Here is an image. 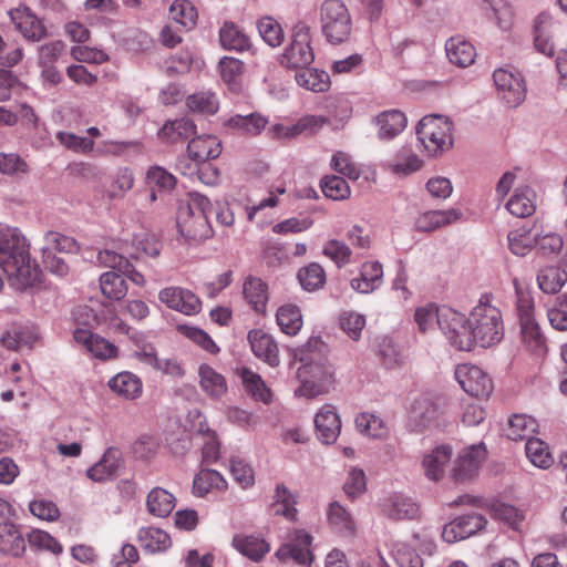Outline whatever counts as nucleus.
<instances>
[{"label":"nucleus","instance_id":"aec40b11","mask_svg":"<svg viewBox=\"0 0 567 567\" xmlns=\"http://www.w3.org/2000/svg\"><path fill=\"white\" fill-rule=\"evenodd\" d=\"M248 341L258 359L272 368L279 365V349L272 336L259 329L251 330L248 333Z\"/></svg>","mask_w":567,"mask_h":567},{"label":"nucleus","instance_id":"9b49d317","mask_svg":"<svg viewBox=\"0 0 567 567\" xmlns=\"http://www.w3.org/2000/svg\"><path fill=\"white\" fill-rule=\"evenodd\" d=\"M487 519L478 513L461 515L443 526L442 538L449 544L466 539L485 528Z\"/></svg>","mask_w":567,"mask_h":567},{"label":"nucleus","instance_id":"4c0bfd02","mask_svg":"<svg viewBox=\"0 0 567 567\" xmlns=\"http://www.w3.org/2000/svg\"><path fill=\"white\" fill-rule=\"evenodd\" d=\"M219 41L224 49L243 52L250 49V40L234 22H225L219 30Z\"/></svg>","mask_w":567,"mask_h":567},{"label":"nucleus","instance_id":"473e14b6","mask_svg":"<svg viewBox=\"0 0 567 567\" xmlns=\"http://www.w3.org/2000/svg\"><path fill=\"white\" fill-rule=\"evenodd\" d=\"M538 423L536 419L527 414H514L508 420L506 435L512 441L533 440L537 432Z\"/></svg>","mask_w":567,"mask_h":567},{"label":"nucleus","instance_id":"a878e982","mask_svg":"<svg viewBox=\"0 0 567 567\" xmlns=\"http://www.w3.org/2000/svg\"><path fill=\"white\" fill-rule=\"evenodd\" d=\"M25 551V542L19 527L11 522L0 523V554L21 557Z\"/></svg>","mask_w":567,"mask_h":567},{"label":"nucleus","instance_id":"37998d69","mask_svg":"<svg viewBox=\"0 0 567 567\" xmlns=\"http://www.w3.org/2000/svg\"><path fill=\"white\" fill-rule=\"evenodd\" d=\"M226 487V481L223 475L215 470H202L196 474L193 482V493L203 497L212 489H223Z\"/></svg>","mask_w":567,"mask_h":567},{"label":"nucleus","instance_id":"ddd939ff","mask_svg":"<svg viewBox=\"0 0 567 567\" xmlns=\"http://www.w3.org/2000/svg\"><path fill=\"white\" fill-rule=\"evenodd\" d=\"M158 299L168 308L186 316H194L202 309L198 297L188 289L167 287L159 291Z\"/></svg>","mask_w":567,"mask_h":567},{"label":"nucleus","instance_id":"774afa93","mask_svg":"<svg viewBox=\"0 0 567 567\" xmlns=\"http://www.w3.org/2000/svg\"><path fill=\"white\" fill-rule=\"evenodd\" d=\"M392 556L399 567H423L422 558L404 543L393 544Z\"/></svg>","mask_w":567,"mask_h":567},{"label":"nucleus","instance_id":"6ab92c4d","mask_svg":"<svg viewBox=\"0 0 567 567\" xmlns=\"http://www.w3.org/2000/svg\"><path fill=\"white\" fill-rule=\"evenodd\" d=\"M382 284L383 266L377 260L363 262L359 276L350 280V287L359 293H372Z\"/></svg>","mask_w":567,"mask_h":567},{"label":"nucleus","instance_id":"4be33fe9","mask_svg":"<svg viewBox=\"0 0 567 567\" xmlns=\"http://www.w3.org/2000/svg\"><path fill=\"white\" fill-rule=\"evenodd\" d=\"M121 466V452L116 447H109L99 462L87 468L86 475L90 480L103 483L113 480Z\"/></svg>","mask_w":567,"mask_h":567},{"label":"nucleus","instance_id":"8fccbe9b","mask_svg":"<svg viewBox=\"0 0 567 567\" xmlns=\"http://www.w3.org/2000/svg\"><path fill=\"white\" fill-rule=\"evenodd\" d=\"M551 22L553 17L547 12L538 14L535 22V48L539 53L547 56H553L554 54V43L546 33V29L551 24Z\"/></svg>","mask_w":567,"mask_h":567},{"label":"nucleus","instance_id":"39448f33","mask_svg":"<svg viewBox=\"0 0 567 567\" xmlns=\"http://www.w3.org/2000/svg\"><path fill=\"white\" fill-rule=\"evenodd\" d=\"M453 124L440 114L426 115L416 126L417 140L432 156H436L453 145Z\"/></svg>","mask_w":567,"mask_h":567},{"label":"nucleus","instance_id":"20e7f679","mask_svg":"<svg viewBox=\"0 0 567 567\" xmlns=\"http://www.w3.org/2000/svg\"><path fill=\"white\" fill-rule=\"evenodd\" d=\"M212 203L207 196L190 192L185 204H181L177 213V225L181 234L190 240H202L210 237L212 227L208 213Z\"/></svg>","mask_w":567,"mask_h":567},{"label":"nucleus","instance_id":"b1692460","mask_svg":"<svg viewBox=\"0 0 567 567\" xmlns=\"http://www.w3.org/2000/svg\"><path fill=\"white\" fill-rule=\"evenodd\" d=\"M463 214L457 208L445 210H429L421 214L415 220V228L420 231H433L437 228L452 225L462 219Z\"/></svg>","mask_w":567,"mask_h":567},{"label":"nucleus","instance_id":"7c9ffc66","mask_svg":"<svg viewBox=\"0 0 567 567\" xmlns=\"http://www.w3.org/2000/svg\"><path fill=\"white\" fill-rule=\"evenodd\" d=\"M200 389L214 400H219L227 392L226 379L208 364L198 368Z\"/></svg>","mask_w":567,"mask_h":567},{"label":"nucleus","instance_id":"1a4fd4ad","mask_svg":"<svg viewBox=\"0 0 567 567\" xmlns=\"http://www.w3.org/2000/svg\"><path fill=\"white\" fill-rule=\"evenodd\" d=\"M313 60L309 28L299 23L295 27L291 41L281 54L280 63L289 69H302L309 66Z\"/></svg>","mask_w":567,"mask_h":567},{"label":"nucleus","instance_id":"cd10ccee","mask_svg":"<svg viewBox=\"0 0 567 567\" xmlns=\"http://www.w3.org/2000/svg\"><path fill=\"white\" fill-rule=\"evenodd\" d=\"M137 542L142 549L148 554L163 553L172 546L169 535L165 530L152 526L138 529Z\"/></svg>","mask_w":567,"mask_h":567},{"label":"nucleus","instance_id":"393cba45","mask_svg":"<svg viewBox=\"0 0 567 567\" xmlns=\"http://www.w3.org/2000/svg\"><path fill=\"white\" fill-rule=\"evenodd\" d=\"M383 514L393 520L414 519L419 515L417 504L402 494H393L388 497L382 506Z\"/></svg>","mask_w":567,"mask_h":567},{"label":"nucleus","instance_id":"c9c22d12","mask_svg":"<svg viewBox=\"0 0 567 567\" xmlns=\"http://www.w3.org/2000/svg\"><path fill=\"white\" fill-rule=\"evenodd\" d=\"M327 519L329 525L340 534L349 536L355 532V522L352 514L337 501L329 504Z\"/></svg>","mask_w":567,"mask_h":567},{"label":"nucleus","instance_id":"2eb2a0df","mask_svg":"<svg viewBox=\"0 0 567 567\" xmlns=\"http://www.w3.org/2000/svg\"><path fill=\"white\" fill-rule=\"evenodd\" d=\"M315 429L318 440L323 444L337 441L341 431V421L336 408L324 404L315 415Z\"/></svg>","mask_w":567,"mask_h":567},{"label":"nucleus","instance_id":"13d9d810","mask_svg":"<svg viewBox=\"0 0 567 567\" xmlns=\"http://www.w3.org/2000/svg\"><path fill=\"white\" fill-rule=\"evenodd\" d=\"M218 100L215 93L203 91L192 94L187 99V106L193 112L215 114L218 111Z\"/></svg>","mask_w":567,"mask_h":567},{"label":"nucleus","instance_id":"f704fd0d","mask_svg":"<svg viewBox=\"0 0 567 567\" xmlns=\"http://www.w3.org/2000/svg\"><path fill=\"white\" fill-rule=\"evenodd\" d=\"M176 498L162 487H154L146 497L147 512L155 517H167L175 507Z\"/></svg>","mask_w":567,"mask_h":567},{"label":"nucleus","instance_id":"a19ab883","mask_svg":"<svg viewBox=\"0 0 567 567\" xmlns=\"http://www.w3.org/2000/svg\"><path fill=\"white\" fill-rule=\"evenodd\" d=\"M423 161L411 150L402 148L388 163V168L396 175H409L421 169Z\"/></svg>","mask_w":567,"mask_h":567},{"label":"nucleus","instance_id":"f257e3e1","mask_svg":"<svg viewBox=\"0 0 567 567\" xmlns=\"http://www.w3.org/2000/svg\"><path fill=\"white\" fill-rule=\"evenodd\" d=\"M460 327H455L453 347L471 351L474 346L487 348L497 344L504 337V321L501 309L491 293H484L473 307L470 316L458 312Z\"/></svg>","mask_w":567,"mask_h":567},{"label":"nucleus","instance_id":"e433bc0d","mask_svg":"<svg viewBox=\"0 0 567 567\" xmlns=\"http://www.w3.org/2000/svg\"><path fill=\"white\" fill-rule=\"evenodd\" d=\"M233 546L254 561L260 560L270 550V546L265 539L248 535H236L233 538Z\"/></svg>","mask_w":567,"mask_h":567},{"label":"nucleus","instance_id":"dca6fc26","mask_svg":"<svg viewBox=\"0 0 567 567\" xmlns=\"http://www.w3.org/2000/svg\"><path fill=\"white\" fill-rule=\"evenodd\" d=\"M486 451L484 445L473 444L462 451L456 460L453 475L456 481L471 480L476 475L482 462L485 460Z\"/></svg>","mask_w":567,"mask_h":567},{"label":"nucleus","instance_id":"c85d7f7f","mask_svg":"<svg viewBox=\"0 0 567 567\" xmlns=\"http://www.w3.org/2000/svg\"><path fill=\"white\" fill-rule=\"evenodd\" d=\"M445 51L450 62L460 68L470 66L475 61V48L462 37L450 38Z\"/></svg>","mask_w":567,"mask_h":567},{"label":"nucleus","instance_id":"e2e57ef3","mask_svg":"<svg viewBox=\"0 0 567 567\" xmlns=\"http://www.w3.org/2000/svg\"><path fill=\"white\" fill-rule=\"evenodd\" d=\"M330 165L336 172L351 181H357L361 175V169L352 161L351 156L341 151H338L332 155Z\"/></svg>","mask_w":567,"mask_h":567},{"label":"nucleus","instance_id":"412c9836","mask_svg":"<svg viewBox=\"0 0 567 567\" xmlns=\"http://www.w3.org/2000/svg\"><path fill=\"white\" fill-rule=\"evenodd\" d=\"M452 456L453 449L447 444L439 445L429 453H425L422 458L425 476L433 482L442 480Z\"/></svg>","mask_w":567,"mask_h":567},{"label":"nucleus","instance_id":"0e129e2a","mask_svg":"<svg viewBox=\"0 0 567 567\" xmlns=\"http://www.w3.org/2000/svg\"><path fill=\"white\" fill-rule=\"evenodd\" d=\"M244 64L236 58L224 56L219 61L220 76L231 89L238 86Z\"/></svg>","mask_w":567,"mask_h":567},{"label":"nucleus","instance_id":"4d7b16f0","mask_svg":"<svg viewBox=\"0 0 567 567\" xmlns=\"http://www.w3.org/2000/svg\"><path fill=\"white\" fill-rule=\"evenodd\" d=\"M298 278L303 289L313 291L323 287L326 272L321 265L312 262L299 270Z\"/></svg>","mask_w":567,"mask_h":567},{"label":"nucleus","instance_id":"338daca9","mask_svg":"<svg viewBox=\"0 0 567 567\" xmlns=\"http://www.w3.org/2000/svg\"><path fill=\"white\" fill-rule=\"evenodd\" d=\"M508 247L516 256H525L534 247V238L525 229H515L508 233Z\"/></svg>","mask_w":567,"mask_h":567},{"label":"nucleus","instance_id":"f8f14e48","mask_svg":"<svg viewBox=\"0 0 567 567\" xmlns=\"http://www.w3.org/2000/svg\"><path fill=\"white\" fill-rule=\"evenodd\" d=\"M9 17L16 30L29 42H40L48 37L43 22L27 7L9 11Z\"/></svg>","mask_w":567,"mask_h":567},{"label":"nucleus","instance_id":"a211bd4d","mask_svg":"<svg viewBox=\"0 0 567 567\" xmlns=\"http://www.w3.org/2000/svg\"><path fill=\"white\" fill-rule=\"evenodd\" d=\"M73 338L79 346L83 347L95 358L106 360L117 355V348L113 343L87 329H75Z\"/></svg>","mask_w":567,"mask_h":567},{"label":"nucleus","instance_id":"58836bf2","mask_svg":"<svg viewBox=\"0 0 567 567\" xmlns=\"http://www.w3.org/2000/svg\"><path fill=\"white\" fill-rule=\"evenodd\" d=\"M295 79L298 85L312 92H324L330 87V76L322 70L306 66L296 73Z\"/></svg>","mask_w":567,"mask_h":567},{"label":"nucleus","instance_id":"79ce46f5","mask_svg":"<svg viewBox=\"0 0 567 567\" xmlns=\"http://www.w3.org/2000/svg\"><path fill=\"white\" fill-rule=\"evenodd\" d=\"M276 320L280 330L288 336H296L302 328L300 309L295 305H284L276 312Z\"/></svg>","mask_w":567,"mask_h":567},{"label":"nucleus","instance_id":"603ef678","mask_svg":"<svg viewBox=\"0 0 567 567\" xmlns=\"http://www.w3.org/2000/svg\"><path fill=\"white\" fill-rule=\"evenodd\" d=\"M257 29L262 40L271 48L281 45L285 33L280 23L271 17H262L257 21Z\"/></svg>","mask_w":567,"mask_h":567},{"label":"nucleus","instance_id":"69168bd1","mask_svg":"<svg viewBox=\"0 0 567 567\" xmlns=\"http://www.w3.org/2000/svg\"><path fill=\"white\" fill-rule=\"evenodd\" d=\"M324 256L329 257L339 268L351 261L352 250L343 241L330 239L323 246Z\"/></svg>","mask_w":567,"mask_h":567},{"label":"nucleus","instance_id":"5fc2aeb1","mask_svg":"<svg viewBox=\"0 0 567 567\" xmlns=\"http://www.w3.org/2000/svg\"><path fill=\"white\" fill-rule=\"evenodd\" d=\"M492 516L506 524L514 530H519L522 528L523 522L525 519L524 513L513 505L506 503H496L492 506Z\"/></svg>","mask_w":567,"mask_h":567},{"label":"nucleus","instance_id":"9d476101","mask_svg":"<svg viewBox=\"0 0 567 567\" xmlns=\"http://www.w3.org/2000/svg\"><path fill=\"white\" fill-rule=\"evenodd\" d=\"M455 378L461 388L472 396L486 398L493 390L492 379L477 365H457Z\"/></svg>","mask_w":567,"mask_h":567},{"label":"nucleus","instance_id":"f3484780","mask_svg":"<svg viewBox=\"0 0 567 567\" xmlns=\"http://www.w3.org/2000/svg\"><path fill=\"white\" fill-rule=\"evenodd\" d=\"M439 416L437 405L427 396L413 400L409 409V426L416 432L431 427Z\"/></svg>","mask_w":567,"mask_h":567},{"label":"nucleus","instance_id":"bb28decb","mask_svg":"<svg viewBox=\"0 0 567 567\" xmlns=\"http://www.w3.org/2000/svg\"><path fill=\"white\" fill-rule=\"evenodd\" d=\"M187 153L197 162L205 163L220 155L221 143L215 135H199L189 141Z\"/></svg>","mask_w":567,"mask_h":567},{"label":"nucleus","instance_id":"3c124183","mask_svg":"<svg viewBox=\"0 0 567 567\" xmlns=\"http://www.w3.org/2000/svg\"><path fill=\"white\" fill-rule=\"evenodd\" d=\"M169 16L186 30L195 27L198 17L196 8L188 0H175L171 4Z\"/></svg>","mask_w":567,"mask_h":567},{"label":"nucleus","instance_id":"bf43d9fd","mask_svg":"<svg viewBox=\"0 0 567 567\" xmlns=\"http://www.w3.org/2000/svg\"><path fill=\"white\" fill-rule=\"evenodd\" d=\"M267 120L251 113L249 115H235L229 118V125L250 135H258L267 125Z\"/></svg>","mask_w":567,"mask_h":567},{"label":"nucleus","instance_id":"72a5a7b5","mask_svg":"<svg viewBox=\"0 0 567 567\" xmlns=\"http://www.w3.org/2000/svg\"><path fill=\"white\" fill-rule=\"evenodd\" d=\"M246 301L258 313H265L268 302V287L259 278L248 277L243 286Z\"/></svg>","mask_w":567,"mask_h":567},{"label":"nucleus","instance_id":"6e6d98bb","mask_svg":"<svg viewBox=\"0 0 567 567\" xmlns=\"http://www.w3.org/2000/svg\"><path fill=\"white\" fill-rule=\"evenodd\" d=\"M146 183L158 192H171L176 186L175 176L162 166H151L146 172Z\"/></svg>","mask_w":567,"mask_h":567},{"label":"nucleus","instance_id":"2f4dec72","mask_svg":"<svg viewBox=\"0 0 567 567\" xmlns=\"http://www.w3.org/2000/svg\"><path fill=\"white\" fill-rule=\"evenodd\" d=\"M379 126V137L382 140H391L399 135L406 126V117L404 113L398 110H390L380 113L375 117Z\"/></svg>","mask_w":567,"mask_h":567},{"label":"nucleus","instance_id":"864d4df0","mask_svg":"<svg viewBox=\"0 0 567 567\" xmlns=\"http://www.w3.org/2000/svg\"><path fill=\"white\" fill-rule=\"evenodd\" d=\"M355 425L361 433L373 439H385L389 433L382 419L370 413L359 414L355 417Z\"/></svg>","mask_w":567,"mask_h":567},{"label":"nucleus","instance_id":"680f3d73","mask_svg":"<svg viewBox=\"0 0 567 567\" xmlns=\"http://www.w3.org/2000/svg\"><path fill=\"white\" fill-rule=\"evenodd\" d=\"M321 189L327 197L333 200H342L350 196V187L346 179L336 175L323 177Z\"/></svg>","mask_w":567,"mask_h":567},{"label":"nucleus","instance_id":"6e6552de","mask_svg":"<svg viewBox=\"0 0 567 567\" xmlns=\"http://www.w3.org/2000/svg\"><path fill=\"white\" fill-rule=\"evenodd\" d=\"M499 100L507 107H517L526 99L527 87L520 72L513 68H499L493 73Z\"/></svg>","mask_w":567,"mask_h":567},{"label":"nucleus","instance_id":"c756f323","mask_svg":"<svg viewBox=\"0 0 567 567\" xmlns=\"http://www.w3.org/2000/svg\"><path fill=\"white\" fill-rule=\"evenodd\" d=\"M535 192L528 186L517 187L506 203V209L518 218H526L536 210Z\"/></svg>","mask_w":567,"mask_h":567},{"label":"nucleus","instance_id":"4468645a","mask_svg":"<svg viewBox=\"0 0 567 567\" xmlns=\"http://www.w3.org/2000/svg\"><path fill=\"white\" fill-rule=\"evenodd\" d=\"M312 537L303 529H295L289 534L288 543L284 544L276 553L280 560L293 559L298 564L311 561L310 545Z\"/></svg>","mask_w":567,"mask_h":567},{"label":"nucleus","instance_id":"c03bdc74","mask_svg":"<svg viewBox=\"0 0 567 567\" xmlns=\"http://www.w3.org/2000/svg\"><path fill=\"white\" fill-rule=\"evenodd\" d=\"M296 499L285 484H278L271 503L274 515L284 516L292 520L296 517L297 509L295 507Z\"/></svg>","mask_w":567,"mask_h":567},{"label":"nucleus","instance_id":"423d86ee","mask_svg":"<svg viewBox=\"0 0 567 567\" xmlns=\"http://www.w3.org/2000/svg\"><path fill=\"white\" fill-rule=\"evenodd\" d=\"M320 24L322 34L332 44L347 41L352 30L349 10L340 0H324L321 3Z\"/></svg>","mask_w":567,"mask_h":567},{"label":"nucleus","instance_id":"49530a36","mask_svg":"<svg viewBox=\"0 0 567 567\" xmlns=\"http://www.w3.org/2000/svg\"><path fill=\"white\" fill-rule=\"evenodd\" d=\"M241 380L246 391L257 401L262 403L271 402L272 394L269 388L266 385L261 377L250 369L244 368L241 370Z\"/></svg>","mask_w":567,"mask_h":567},{"label":"nucleus","instance_id":"7ed1b4c3","mask_svg":"<svg viewBox=\"0 0 567 567\" xmlns=\"http://www.w3.org/2000/svg\"><path fill=\"white\" fill-rule=\"evenodd\" d=\"M323 347V342L319 338L310 339L302 349H300V361L305 362L302 369H299V378L301 384L295 390L297 396L312 399L328 393L334 381V369L326 362H313L310 355L312 349L317 350Z\"/></svg>","mask_w":567,"mask_h":567},{"label":"nucleus","instance_id":"ea45409f","mask_svg":"<svg viewBox=\"0 0 567 567\" xmlns=\"http://www.w3.org/2000/svg\"><path fill=\"white\" fill-rule=\"evenodd\" d=\"M195 132L194 122L183 117L165 123L159 131V137L168 143H176L189 138Z\"/></svg>","mask_w":567,"mask_h":567},{"label":"nucleus","instance_id":"052dcab7","mask_svg":"<svg viewBox=\"0 0 567 567\" xmlns=\"http://www.w3.org/2000/svg\"><path fill=\"white\" fill-rule=\"evenodd\" d=\"M44 241L45 245L42 248H48L50 251L56 250L59 252L75 254L80 249L74 238L56 231L45 233Z\"/></svg>","mask_w":567,"mask_h":567},{"label":"nucleus","instance_id":"de8ad7c7","mask_svg":"<svg viewBox=\"0 0 567 567\" xmlns=\"http://www.w3.org/2000/svg\"><path fill=\"white\" fill-rule=\"evenodd\" d=\"M567 281V274L559 267L550 266L542 269L537 276V284L545 293H556Z\"/></svg>","mask_w":567,"mask_h":567},{"label":"nucleus","instance_id":"5701e85b","mask_svg":"<svg viewBox=\"0 0 567 567\" xmlns=\"http://www.w3.org/2000/svg\"><path fill=\"white\" fill-rule=\"evenodd\" d=\"M107 385L114 394L125 400H136L143 393L141 378L130 371L118 372L109 380Z\"/></svg>","mask_w":567,"mask_h":567},{"label":"nucleus","instance_id":"f03ea898","mask_svg":"<svg viewBox=\"0 0 567 567\" xmlns=\"http://www.w3.org/2000/svg\"><path fill=\"white\" fill-rule=\"evenodd\" d=\"M0 268L17 290H24L39 280V267L30 259L25 238L18 228L0 225Z\"/></svg>","mask_w":567,"mask_h":567},{"label":"nucleus","instance_id":"0eeeda50","mask_svg":"<svg viewBox=\"0 0 567 567\" xmlns=\"http://www.w3.org/2000/svg\"><path fill=\"white\" fill-rule=\"evenodd\" d=\"M414 320L419 330L423 333L439 326L453 347L455 327H460L458 311L446 306L437 308L434 305H426L415 310Z\"/></svg>","mask_w":567,"mask_h":567},{"label":"nucleus","instance_id":"a18cd8bd","mask_svg":"<svg viewBox=\"0 0 567 567\" xmlns=\"http://www.w3.org/2000/svg\"><path fill=\"white\" fill-rule=\"evenodd\" d=\"M525 453L529 462L538 468L547 470L554 464L548 445L540 439L527 440Z\"/></svg>","mask_w":567,"mask_h":567},{"label":"nucleus","instance_id":"09e8293b","mask_svg":"<svg viewBox=\"0 0 567 567\" xmlns=\"http://www.w3.org/2000/svg\"><path fill=\"white\" fill-rule=\"evenodd\" d=\"M102 293L112 300H121L127 293V285L122 275L115 271H106L100 276Z\"/></svg>","mask_w":567,"mask_h":567}]
</instances>
